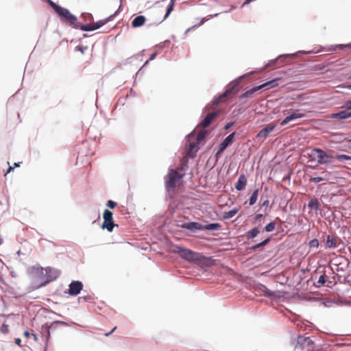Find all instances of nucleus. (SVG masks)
Segmentation results:
<instances>
[{
  "label": "nucleus",
  "mask_w": 351,
  "mask_h": 351,
  "mask_svg": "<svg viewBox=\"0 0 351 351\" xmlns=\"http://www.w3.org/2000/svg\"><path fill=\"white\" fill-rule=\"evenodd\" d=\"M171 252L177 254L183 260L189 263H196L202 265H208L210 258L199 252H195L181 245H174Z\"/></svg>",
  "instance_id": "obj_1"
},
{
  "label": "nucleus",
  "mask_w": 351,
  "mask_h": 351,
  "mask_svg": "<svg viewBox=\"0 0 351 351\" xmlns=\"http://www.w3.org/2000/svg\"><path fill=\"white\" fill-rule=\"evenodd\" d=\"M327 47H323L322 45H318L315 47L312 50L309 51H298L295 53H284L280 54L276 58L271 60L269 61V62L267 64V67H277V66H281L283 64H286L290 60H293L294 58H296L299 57L300 54H311V53H318L323 51H326Z\"/></svg>",
  "instance_id": "obj_2"
},
{
  "label": "nucleus",
  "mask_w": 351,
  "mask_h": 351,
  "mask_svg": "<svg viewBox=\"0 0 351 351\" xmlns=\"http://www.w3.org/2000/svg\"><path fill=\"white\" fill-rule=\"evenodd\" d=\"M28 273L31 279V283L27 287L29 292L37 290L48 285L45 267L33 266L29 269Z\"/></svg>",
  "instance_id": "obj_3"
},
{
  "label": "nucleus",
  "mask_w": 351,
  "mask_h": 351,
  "mask_svg": "<svg viewBox=\"0 0 351 351\" xmlns=\"http://www.w3.org/2000/svg\"><path fill=\"white\" fill-rule=\"evenodd\" d=\"M252 290L256 295L264 296L271 300H276L282 296L280 291H271L265 285L260 282L254 283L252 287Z\"/></svg>",
  "instance_id": "obj_4"
},
{
  "label": "nucleus",
  "mask_w": 351,
  "mask_h": 351,
  "mask_svg": "<svg viewBox=\"0 0 351 351\" xmlns=\"http://www.w3.org/2000/svg\"><path fill=\"white\" fill-rule=\"evenodd\" d=\"M69 16L63 18L61 21L62 23L71 27L74 29H79L84 32H91L94 31L93 25L90 24H82L78 22L77 17L73 14L70 11L69 13Z\"/></svg>",
  "instance_id": "obj_5"
},
{
  "label": "nucleus",
  "mask_w": 351,
  "mask_h": 351,
  "mask_svg": "<svg viewBox=\"0 0 351 351\" xmlns=\"http://www.w3.org/2000/svg\"><path fill=\"white\" fill-rule=\"evenodd\" d=\"M292 343L295 346V350L302 351L306 348L308 351L314 342L309 337L298 335L295 339H292Z\"/></svg>",
  "instance_id": "obj_6"
},
{
  "label": "nucleus",
  "mask_w": 351,
  "mask_h": 351,
  "mask_svg": "<svg viewBox=\"0 0 351 351\" xmlns=\"http://www.w3.org/2000/svg\"><path fill=\"white\" fill-rule=\"evenodd\" d=\"M313 152L316 155L318 165H326L332 163L335 160V156L332 154H328L322 149L315 148Z\"/></svg>",
  "instance_id": "obj_7"
},
{
  "label": "nucleus",
  "mask_w": 351,
  "mask_h": 351,
  "mask_svg": "<svg viewBox=\"0 0 351 351\" xmlns=\"http://www.w3.org/2000/svg\"><path fill=\"white\" fill-rule=\"evenodd\" d=\"M104 222L101 226L103 230H107L108 232H112L114 227H118V224L114 222L113 213L108 209H105L103 213Z\"/></svg>",
  "instance_id": "obj_8"
},
{
  "label": "nucleus",
  "mask_w": 351,
  "mask_h": 351,
  "mask_svg": "<svg viewBox=\"0 0 351 351\" xmlns=\"http://www.w3.org/2000/svg\"><path fill=\"white\" fill-rule=\"evenodd\" d=\"M182 178V175L178 174L176 169H170L167 176L165 185L167 189H174L176 187L177 181Z\"/></svg>",
  "instance_id": "obj_9"
},
{
  "label": "nucleus",
  "mask_w": 351,
  "mask_h": 351,
  "mask_svg": "<svg viewBox=\"0 0 351 351\" xmlns=\"http://www.w3.org/2000/svg\"><path fill=\"white\" fill-rule=\"evenodd\" d=\"M54 11L57 16L60 18V21L63 18L69 16V10L63 8L59 4L53 2L52 0H44Z\"/></svg>",
  "instance_id": "obj_10"
},
{
  "label": "nucleus",
  "mask_w": 351,
  "mask_h": 351,
  "mask_svg": "<svg viewBox=\"0 0 351 351\" xmlns=\"http://www.w3.org/2000/svg\"><path fill=\"white\" fill-rule=\"evenodd\" d=\"M84 285L80 280H72L69 285V288L64 291V293L71 296H77L83 289Z\"/></svg>",
  "instance_id": "obj_11"
},
{
  "label": "nucleus",
  "mask_w": 351,
  "mask_h": 351,
  "mask_svg": "<svg viewBox=\"0 0 351 351\" xmlns=\"http://www.w3.org/2000/svg\"><path fill=\"white\" fill-rule=\"evenodd\" d=\"M276 124L270 123L267 125L265 128L261 129L256 137L258 141H265L269 136V133L271 132L276 128Z\"/></svg>",
  "instance_id": "obj_12"
},
{
  "label": "nucleus",
  "mask_w": 351,
  "mask_h": 351,
  "mask_svg": "<svg viewBox=\"0 0 351 351\" xmlns=\"http://www.w3.org/2000/svg\"><path fill=\"white\" fill-rule=\"evenodd\" d=\"M46 276L47 280V284H49L51 282L55 281L56 279L59 278L61 274V271L56 268L47 267H45Z\"/></svg>",
  "instance_id": "obj_13"
},
{
  "label": "nucleus",
  "mask_w": 351,
  "mask_h": 351,
  "mask_svg": "<svg viewBox=\"0 0 351 351\" xmlns=\"http://www.w3.org/2000/svg\"><path fill=\"white\" fill-rule=\"evenodd\" d=\"M122 10V5L120 4L119 6V8L112 14H110L108 17L97 21V22L94 23L93 24V26L94 27V30L98 29L100 27H101L103 25L108 23L110 21H111L114 17H115Z\"/></svg>",
  "instance_id": "obj_14"
},
{
  "label": "nucleus",
  "mask_w": 351,
  "mask_h": 351,
  "mask_svg": "<svg viewBox=\"0 0 351 351\" xmlns=\"http://www.w3.org/2000/svg\"><path fill=\"white\" fill-rule=\"evenodd\" d=\"M181 228L189 230L193 232L202 230L203 224L196 221L184 222L179 225Z\"/></svg>",
  "instance_id": "obj_15"
},
{
  "label": "nucleus",
  "mask_w": 351,
  "mask_h": 351,
  "mask_svg": "<svg viewBox=\"0 0 351 351\" xmlns=\"http://www.w3.org/2000/svg\"><path fill=\"white\" fill-rule=\"evenodd\" d=\"M219 112L217 111V110H214V111H212V112L208 113L205 116V117L200 121L199 125H201L204 129H206V128H208L211 124L213 121L217 117L219 116Z\"/></svg>",
  "instance_id": "obj_16"
},
{
  "label": "nucleus",
  "mask_w": 351,
  "mask_h": 351,
  "mask_svg": "<svg viewBox=\"0 0 351 351\" xmlns=\"http://www.w3.org/2000/svg\"><path fill=\"white\" fill-rule=\"evenodd\" d=\"M188 141V152L191 157H194L196 155V153L199 149V145L195 143V142L191 143V138L194 137L193 132L189 134L187 136Z\"/></svg>",
  "instance_id": "obj_17"
},
{
  "label": "nucleus",
  "mask_w": 351,
  "mask_h": 351,
  "mask_svg": "<svg viewBox=\"0 0 351 351\" xmlns=\"http://www.w3.org/2000/svg\"><path fill=\"white\" fill-rule=\"evenodd\" d=\"M235 135L236 132H233L228 135L217 146V147L219 148V150L221 151V149H223L225 151L228 146L232 145L234 142Z\"/></svg>",
  "instance_id": "obj_18"
},
{
  "label": "nucleus",
  "mask_w": 351,
  "mask_h": 351,
  "mask_svg": "<svg viewBox=\"0 0 351 351\" xmlns=\"http://www.w3.org/2000/svg\"><path fill=\"white\" fill-rule=\"evenodd\" d=\"M305 115L304 113H301L298 110H295L289 114V115H287V117H285V119L282 120L280 125H285L289 122L295 120L297 119L302 118Z\"/></svg>",
  "instance_id": "obj_19"
},
{
  "label": "nucleus",
  "mask_w": 351,
  "mask_h": 351,
  "mask_svg": "<svg viewBox=\"0 0 351 351\" xmlns=\"http://www.w3.org/2000/svg\"><path fill=\"white\" fill-rule=\"evenodd\" d=\"M53 326H51V324L50 325H49L48 324H45L41 326V337L43 340L45 342L46 346L50 339V329Z\"/></svg>",
  "instance_id": "obj_20"
},
{
  "label": "nucleus",
  "mask_w": 351,
  "mask_h": 351,
  "mask_svg": "<svg viewBox=\"0 0 351 351\" xmlns=\"http://www.w3.org/2000/svg\"><path fill=\"white\" fill-rule=\"evenodd\" d=\"M247 75H242V76H240L238 79L235 80L234 81H232V82H230L228 85V88H227V90L224 92V95H227V94H230V93H234L237 87L239 86L240 82H241V79L244 78L246 77Z\"/></svg>",
  "instance_id": "obj_21"
},
{
  "label": "nucleus",
  "mask_w": 351,
  "mask_h": 351,
  "mask_svg": "<svg viewBox=\"0 0 351 351\" xmlns=\"http://www.w3.org/2000/svg\"><path fill=\"white\" fill-rule=\"evenodd\" d=\"M331 117L334 119L344 120L351 117V111L343 110L332 114Z\"/></svg>",
  "instance_id": "obj_22"
},
{
  "label": "nucleus",
  "mask_w": 351,
  "mask_h": 351,
  "mask_svg": "<svg viewBox=\"0 0 351 351\" xmlns=\"http://www.w3.org/2000/svg\"><path fill=\"white\" fill-rule=\"evenodd\" d=\"M307 206L310 211L314 210L316 213V214L317 213L318 211H322L320 208L319 202L318 199L315 197L311 199V200L308 203Z\"/></svg>",
  "instance_id": "obj_23"
},
{
  "label": "nucleus",
  "mask_w": 351,
  "mask_h": 351,
  "mask_svg": "<svg viewBox=\"0 0 351 351\" xmlns=\"http://www.w3.org/2000/svg\"><path fill=\"white\" fill-rule=\"evenodd\" d=\"M247 184V178L244 174H241L239 176L237 181L234 184V188L237 191H241L245 189V186Z\"/></svg>",
  "instance_id": "obj_24"
},
{
  "label": "nucleus",
  "mask_w": 351,
  "mask_h": 351,
  "mask_svg": "<svg viewBox=\"0 0 351 351\" xmlns=\"http://www.w3.org/2000/svg\"><path fill=\"white\" fill-rule=\"evenodd\" d=\"M351 49V42L347 44H338L335 45L327 46L326 51L332 52L335 51L337 49Z\"/></svg>",
  "instance_id": "obj_25"
},
{
  "label": "nucleus",
  "mask_w": 351,
  "mask_h": 351,
  "mask_svg": "<svg viewBox=\"0 0 351 351\" xmlns=\"http://www.w3.org/2000/svg\"><path fill=\"white\" fill-rule=\"evenodd\" d=\"M146 21V18L143 15L136 16L132 21L131 25L133 28L142 27Z\"/></svg>",
  "instance_id": "obj_26"
},
{
  "label": "nucleus",
  "mask_w": 351,
  "mask_h": 351,
  "mask_svg": "<svg viewBox=\"0 0 351 351\" xmlns=\"http://www.w3.org/2000/svg\"><path fill=\"white\" fill-rule=\"evenodd\" d=\"M279 80H280V77H276V78H274L271 80L267 81L259 86L261 87V89H262L263 88H267V89L272 88H274V87H276L278 86V82Z\"/></svg>",
  "instance_id": "obj_27"
},
{
  "label": "nucleus",
  "mask_w": 351,
  "mask_h": 351,
  "mask_svg": "<svg viewBox=\"0 0 351 351\" xmlns=\"http://www.w3.org/2000/svg\"><path fill=\"white\" fill-rule=\"evenodd\" d=\"M332 282L328 279V276L326 274H322L317 281V283L319 285L326 286L328 287H330Z\"/></svg>",
  "instance_id": "obj_28"
},
{
  "label": "nucleus",
  "mask_w": 351,
  "mask_h": 351,
  "mask_svg": "<svg viewBox=\"0 0 351 351\" xmlns=\"http://www.w3.org/2000/svg\"><path fill=\"white\" fill-rule=\"evenodd\" d=\"M221 224L217 222L203 225L202 230L216 231L220 230Z\"/></svg>",
  "instance_id": "obj_29"
},
{
  "label": "nucleus",
  "mask_w": 351,
  "mask_h": 351,
  "mask_svg": "<svg viewBox=\"0 0 351 351\" xmlns=\"http://www.w3.org/2000/svg\"><path fill=\"white\" fill-rule=\"evenodd\" d=\"M175 1H176V0L170 1V3L167 8L166 12H165V14L163 19L160 22L155 23L156 25L160 24L162 21H164L170 15V14L172 12V11L174 9Z\"/></svg>",
  "instance_id": "obj_30"
},
{
  "label": "nucleus",
  "mask_w": 351,
  "mask_h": 351,
  "mask_svg": "<svg viewBox=\"0 0 351 351\" xmlns=\"http://www.w3.org/2000/svg\"><path fill=\"white\" fill-rule=\"evenodd\" d=\"M261 90L260 86H254L252 88L246 90L243 94L240 95V99H243L245 98H247L250 97L252 94H254L255 92Z\"/></svg>",
  "instance_id": "obj_31"
},
{
  "label": "nucleus",
  "mask_w": 351,
  "mask_h": 351,
  "mask_svg": "<svg viewBox=\"0 0 351 351\" xmlns=\"http://www.w3.org/2000/svg\"><path fill=\"white\" fill-rule=\"evenodd\" d=\"M260 233L258 227H254L250 230L246 232L245 237L247 240L253 239Z\"/></svg>",
  "instance_id": "obj_32"
},
{
  "label": "nucleus",
  "mask_w": 351,
  "mask_h": 351,
  "mask_svg": "<svg viewBox=\"0 0 351 351\" xmlns=\"http://www.w3.org/2000/svg\"><path fill=\"white\" fill-rule=\"evenodd\" d=\"M258 191H259V189H256L252 193V194L248 199L250 206H253L256 202L258 196Z\"/></svg>",
  "instance_id": "obj_33"
},
{
  "label": "nucleus",
  "mask_w": 351,
  "mask_h": 351,
  "mask_svg": "<svg viewBox=\"0 0 351 351\" xmlns=\"http://www.w3.org/2000/svg\"><path fill=\"white\" fill-rule=\"evenodd\" d=\"M326 248L335 249L337 247L336 241L330 235H327V239L325 244Z\"/></svg>",
  "instance_id": "obj_34"
},
{
  "label": "nucleus",
  "mask_w": 351,
  "mask_h": 351,
  "mask_svg": "<svg viewBox=\"0 0 351 351\" xmlns=\"http://www.w3.org/2000/svg\"><path fill=\"white\" fill-rule=\"evenodd\" d=\"M208 134V131L204 129L201 133L198 134L195 136V143L199 145L200 143L205 138L206 135Z\"/></svg>",
  "instance_id": "obj_35"
},
{
  "label": "nucleus",
  "mask_w": 351,
  "mask_h": 351,
  "mask_svg": "<svg viewBox=\"0 0 351 351\" xmlns=\"http://www.w3.org/2000/svg\"><path fill=\"white\" fill-rule=\"evenodd\" d=\"M239 209L237 208H234L228 212H225L223 217L228 219H231L237 213Z\"/></svg>",
  "instance_id": "obj_36"
},
{
  "label": "nucleus",
  "mask_w": 351,
  "mask_h": 351,
  "mask_svg": "<svg viewBox=\"0 0 351 351\" xmlns=\"http://www.w3.org/2000/svg\"><path fill=\"white\" fill-rule=\"evenodd\" d=\"M335 158L339 162H343L344 160H351V156L346 155L344 154H337Z\"/></svg>",
  "instance_id": "obj_37"
},
{
  "label": "nucleus",
  "mask_w": 351,
  "mask_h": 351,
  "mask_svg": "<svg viewBox=\"0 0 351 351\" xmlns=\"http://www.w3.org/2000/svg\"><path fill=\"white\" fill-rule=\"evenodd\" d=\"M276 226V223L274 221H271L264 227V230L267 232H271L275 230Z\"/></svg>",
  "instance_id": "obj_38"
},
{
  "label": "nucleus",
  "mask_w": 351,
  "mask_h": 351,
  "mask_svg": "<svg viewBox=\"0 0 351 351\" xmlns=\"http://www.w3.org/2000/svg\"><path fill=\"white\" fill-rule=\"evenodd\" d=\"M328 180V178L326 176V174L324 176H316V177H311L309 178V182H313V183H319L322 181H324V180Z\"/></svg>",
  "instance_id": "obj_39"
},
{
  "label": "nucleus",
  "mask_w": 351,
  "mask_h": 351,
  "mask_svg": "<svg viewBox=\"0 0 351 351\" xmlns=\"http://www.w3.org/2000/svg\"><path fill=\"white\" fill-rule=\"evenodd\" d=\"M263 217H264V215L263 214H261V213L256 214L254 216L253 223L260 225L261 224V220H262V219Z\"/></svg>",
  "instance_id": "obj_40"
},
{
  "label": "nucleus",
  "mask_w": 351,
  "mask_h": 351,
  "mask_svg": "<svg viewBox=\"0 0 351 351\" xmlns=\"http://www.w3.org/2000/svg\"><path fill=\"white\" fill-rule=\"evenodd\" d=\"M81 16L84 18V21H93V16L90 13L83 12V13H82Z\"/></svg>",
  "instance_id": "obj_41"
},
{
  "label": "nucleus",
  "mask_w": 351,
  "mask_h": 351,
  "mask_svg": "<svg viewBox=\"0 0 351 351\" xmlns=\"http://www.w3.org/2000/svg\"><path fill=\"white\" fill-rule=\"evenodd\" d=\"M319 244V240L317 239H313L309 242V247L310 248H317Z\"/></svg>",
  "instance_id": "obj_42"
},
{
  "label": "nucleus",
  "mask_w": 351,
  "mask_h": 351,
  "mask_svg": "<svg viewBox=\"0 0 351 351\" xmlns=\"http://www.w3.org/2000/svg\"><path fill=\"white\" fill-rule=\"evenodd\" d=\"M221 101L222 97L219 96L218 97H215L211 101L213 107L217 106L221 102Z\"/></svg>",
  "instance_id": "obj_43"
},
{
  "label": "nucleus",
  "mask_w": 351,
  "mask_h": 351,
  "mask_svg": "<svg viewBox=\"0 0 351 351\" xmlns=\"http://www.w3.org/2000/svg\"><path fill=\"white\" fill-rule=\"evenodd\" d=\"M269 201L268 199L263 200V199L261 198L260 206H261V207H265V213H267V207L269 206Z\"/></svg>",
  "instance_id": "obj_44"
},
{
  "label": "nucleus",
  "mask_w": 351,
  "mask_h": 351,
  "mask_svg": "<svg viewBox=\"0 0 351 351\" xmlns=\"http://www.w3.org/2000/svg\"><path fill=\"white\" fill-rule=\"evenodd\" d=\"M216 149V152L215 154V162L218 161V160L219 159V158L221 157L222 153L224 152L223 149H221V151L219 150V148L217 147V148L215 149Z\"/></svg>",
  "instance_id": "obj_45"
},
{
  "label": "nucleus",
  "mask_w": 351,
  "mask_h": 351,
  "mask_svg": "<svg viewBox=\"0 0 351 351\" xmlns=\"http://www.w3.org/2000/svg\"><path fill=\"white\" fill-rule=\"evenodd\" d=\"M106 206H108V208H110V209H113L117 205V203L113 200H108L106 204Z\"/></svg>",
  "instance_id": "obj_46"
},
{
  "label": "nucleus",
  "mask_w": 351,
  "mask_h": 351,
  "mask_svg": "<svg viewBox=\"0 0 351 351\" xmlns=\"http://www.w3.org/2000/svg\"><path fill=\"white\" fill-rule=\"evenodd\" d=\"M262 247H263V246L262 245L261 243L260 242V243H256V244H255V245H254L251 246V247H250V250L251 251H254H254H256L258 249H259V248H262Z\"/></svg>",
  "instance_id": "obj_47"
},
{
  "label": "nucleus",
  "mask_w": 351,
  "mask_h": 351,
  "mask_svg": "<svg viewBox=\"0 0 351 351\" xmlns=\"http://www.w3.org/2000/svg\"><path fill=\"white\" fill-rule=\"evenodd\" d=\"M51 324V326H56V325H63V326H68V325H69V324H67L65 322L59 321V320L53 321Z\"/></svg>",
  "instance_id": "obj_48"
},
{
  "label": "nucleus",
  "mask_w": 351,
  "mask_h": 351,
  "mask_svg": "<svg viewBox=\"0 0 351 351\" xmlns=\"http://www.w3.org/2000/svg\"><path fill=\"white\" fill-rule=\"evenodd\" d=\"M0 331L3 334L8 333V326L7 324H3L0 328Z\"/></svg>",
  "instance_id": "obj_49"
},
{
  "label": "nucleus",
  "mask_w": 351,
  "mask_h": 351,
  "mask_svg": "<svg viewBox=\"0 0 351 351\" xmlns=\"http://www.w3.org/2000/svg\"><path fill=\"white\" fill-rule=\"evenodd\" d=\"M205 20H203L201 23H197V24H195L194 25H193L192 27L188 28L186 30V33H187L188 32H189L191 29H195L196 27H199L201 25H202L204 23Z\"/></svg>",
  "instance_id": "obj_50"
},
{
  "label": "nucleus",
  "mask_w": 351,
  "mask_h": 351,
  "mask_svg": "<svg viewBox=\"0 0 351 351\" xmlns=\"http://www.w3.org/2000/svg\"><path fill=\"white\" fill-rule=\"evenodd\" d=\"M81 299H83L85 302H90L92 300V297L88 295L78 298L79 300H80Z\"/></svg>",
  "instance_id": "obj_51"
},
{
  "label": "nucleus",
  "mask_w": 351,
  "mask_h": 351,
  "mask_svg": "<svg viewBox=\"0 0 351 351\" xmlns=\"http://www.w3.org/2000/svg\"><path fill=\"white\" fill-rule=\"evenodd\" d=\"M234 123H235L234 121H230V122L227 123L225 125V126H224L223 129H224L225 130H229V128H230V127H232V126L234 124Z\"/></svg>",
  "instance_id": "obj_52"
},
{
  "label": "nucleus",
  "mask_w": 351,
  "mask_h": 351,
  "mask_svg": "<svg viewBox=\"0 0 351 351\" xmlns=\"http://www.w3.org/2000/svg\"><path fill=\"white\" fill-rule=\"evenodd\" d=\"M343 107L348 110H351V99L346 101Z\"/></svg>",
  "instance_id": "obj_53"
},
{
  "label": "nucleus",
  "mask_w": 351,
  "mask_h": 351,
  "mask_svg": "<svg viewBox=\"0 0 351 351\" xmlns=\"http://www.w3.org/2000/svg\"><path fill=\"white\" fill-rule=\"evenodd\" d=\"M76 49L77 50L80 51L82 53H84V51L88 49V47L86 46L84 47V46L78 45L76 47Z\"/></svg>",
  "instance_id": "obj_54"
},
{
  "label": "nucleus",
  "mask_w": 351,
  "mask_h": 351,
  "mask_svg": "<svg viewBox=\"0 0 351 351\" xmlns=\"http://www.w3.org/2000/svg\"><path fill=\"white\" fill-rule=\"evenodd\" d=\"M270 242V238H267L265 239H264L263 241H262L261 243L262 244V245L263 246V247L267 245Z\"/></svg>",
  "instance_id": "obj_55"
},
{
  "label": "nucleus",
  "mask_w": 351,
  "mask_h": 351,
  "mask_svg": "<svg viewBox=\"0 0 351 351\" xmlns=\"http://www.w3.org/2000/svg\"><path fill=\"white\" fill-rule=\"evenodd\" d=\"M339 86L343 88H346V89H348V90H351V84H341Z\"/></svg>",
  "instance_id": "obj_56"
},
{
  "label": "nucleus",
  "mask_w": 351,
  "mask_h": 351,
  "mask_svg": "<svg viewBox=\"0 0 351 351\" xmlns=\"http://www.w3.org/2000/svg\"><path fill=\"white\" fill-rule=\"evenodd\" d=\"M157 55V52H154V53H152L150 56H149V60H153L156 56Z\"/></svg>",
  "instance_id": "obj_57"
},
{
  "label": "nucleus",
  "mask_w": 351,
  "mask_h": 351,
  "mask_svg": "<svg viewBox=\"0 0 351 351\" xmlns=\"http://www.w3.org/2000/svg\"><path fill=\"white\" fill-rule=\"evenodd\" d=\"M343 282H344L345 284H348V285H349L351 287V280H350V279L347 278L346 277H345V278H344V279H343Z\"/></svg>",
  "instance_id": "obj_58"
},
{
  "label": "nucleus",
  "mask_w": 351,
  "mask_h": 351,
  "mask_svg": "<svg viewBox=\"0 0 351 351\" xmlns=\"http://www.w3.org/2000/svg\"><path fill=\"white\" fill-rule=\"evenodd\" d=\"M15 343L17 345V346H21V339L19 337L17 338H15Z\"/></svg>",
  "instance_id": "obj_59"
},
{
  "label": "nucleus",
  "mask_w": 351,
  "mask_h": 351,
  "mask_svg": "<svg viewBox=\"0 0 351 351\" xmlns=\"http://www.w3.org/2000/svg\"><path fill=\"white\" fill-rule=\"evenodd\" d=\"M116 328H117L116 326L114 327L109 332L106 333L105 335L106 337L109 336L110 334H112L115 330Z\"/></svg>",
  "instance_id": "obj_60"
},
{
  "label": "nucleus",
  "mask_w": 351,
  "mask_h": 351,
  "mask_svg": "<svg viewBox=\"0 0 351 351\" xmlns=\"http://www.w3.org/2000/svg\"><path fill=\"white\" fill-rule=\"evenodd\" d=\"M23 335L26 338H29L30 337V333L28 330H25Z\"/></svg>",
  "instance_id": "obj_61"
},
{
  "label": "nucleus",
  "mask_w": 351,
  "mask_h": 351,
  "mask_svg": "<svg viewBox=\"0 0 351 351\" xmlns=\"http://www.w3.org/2000/svg\"><path fill=\"white\" fill-rule=\"evenodd\" d=\"M13 169H14V167H13L10 166V167L8 168V169H7V171H6V173H5V174H7V173H10V171H12Z\"/></svg>",
  "instance_id": "obj_62"
},
{
  "label": "nucleus",
  "mask_w": 351,
  "mask_h": 351,
  "mask_svg": "<svg viewBox=\"0 0 351 351\" xmlns=\"http://www.w3.org/2000/svg\"><path fill=\"white\" fill-rule=\"evenodd\" d=\"M34 340L35 341H38V335L37 334H33Z\"/></svg>",
  "instance_id": "obj_63"
},
{
  "label": "nucleus",
  "mask_w": 351,
  "mask_h": 351,
  "mask_svg": "<svg viewBox=\"0 0 351 351\" xmlns=\"http://www.w3.org/2000/svg\"><path fill=\"white\" fill-rule=\"evenodd\" d=\"M329 269H330V271L329 272V274H334V273H335V271H334V270H333L332 267L329 266Z\"/></svg>",
  "instance_id": "obj_64"
}]
</instances>
